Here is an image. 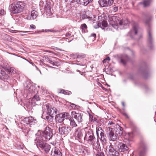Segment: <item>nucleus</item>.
Wrapping results in <instances>:
<instances>
[{"instance_id": "nucleus-2", "label": "nucleus", "mask_w": 156, "mask_h": 156, "mask_svg": "<svg viewBox=\"0 0 156 156\" xmlns=\"http://www.w3.org/2000/svg\"><path fill=\"white\" fill-rule=\"evenodd\" d=\"M43 108L44 110L43 111L42 117L45 120L47 121L51 124H54L53 117L52 115L54 113H56V109L55 108H52L49 107L48 105L44 106Z\"/></svg>"}, {"instance_id": "nucleus-56", "label": "nucleus", "mask_w": 156, "mask_h": 156, "mask_svg": "<svg viewBox=\"0 0 156 156\" xmlns=\"http://www.w3.org/2000/svg\"><path fill=\"white\" fill-rule=\"evenodd\" d=\"M11 70H12V69H11V68H10V69L9 70V72H10V73H13V71L11 72Z\"/></svg>"}, {"instance_id": "nucleus-24", "label": "nucleus", "mask_w": 156, "mask_h": 156, "mask_svg": "<svg viewBox=\"0 0 156 156\" xmlns=\"http://www.w3.org/2000/svg\"><path fill=\"white\" fill-rule=\"evenodd\" d=\"M69 119L70 122V125L71 126L72 128L77 126V124L76 123L74 119L73 118L71 117L70 115V117H69V119Z\"/></svg>"}, {"instance_id": "nucleus-10", "label": "nucleus", "mask_w": 156, "mask_h": 156, "mask_svg": "<svg viewBox=\"0 0 156 156\" xmlns=\"http://www.w3.org/2000/svg\"><path fill=\"white\" fill-rule=\"evenodd\" d=\"M139 27L137 24H135L133 27V29L129 32L128 35L132 38H135V37L137 35Z\"/></svg>"}, {"instance_id": "nucleus-60", "label": "nucleus", "mask_w": 156, "mask_h": 156, "mask_svg": "<svg viewBox=\"0 0 156 156\" xmlns=\"http://www.w3.org/2000/svg\"><path fill=\"white\" fill-rule=\"evenodd\" d=\"M49 52L51 53H53V52L52 51H49Z\"/></svg>"}, {"instance_id": "nucleus-17", "label": "nucleus", "mask_w": 156, "mask_h": 156, "mask_svg": "<svg viewBox=\"0 0 156 156\" xmlns=\"http://www.w3.org/2000/svg\"><path fill=\"white\" fill-rule=\"evenodd\" d=\"M71 114L72 115H74V118L78 122L80 123L82 122L83 120L82 114L81 113H77L74 111L72 112Z\"/></svg>"}, {"instance_id": "nucleus-8", "label": "nucleus", "mask_w": 156, "mask_h": 156, "mask_svg": "<svg viewBox=\"0 0 156 156\" xmlns=\"http://www.w3.org/2000/svg\"><path fill=\"white\" fill-rule=\"evenodd\" d=\"M69 117H70L69 114L65 112L57 114L55 119L56 122L61 123L64 121L65 119H68Z\"/></svg>"}, {"instance_id": "nucleus-1", "label": "nucleus", "mask_w": 156, "mask_h": 156, "mask_svg": "<svg viewBox=\"0 0 156 156\" xmlns=\"http://www.w3.org/2000/svg\"><path fill=\"white\" fill-rule=\"evenodd\" d=\"M84 139L88 144L92 146L94 150L99 151L100 149V144L98 139L94 136L92 130L89 129L86 133Z\"/></svg>"}, {"instance_id": "nucleus-46", "label": "nucleus", "mask_w": 156, "mask_h": 156, "mask_svg": "<svg viewBox=\"0 0 156 156\" xmlns=\"http://www.w3.org/2000/svg\"><path fill=\"white\" fill-rule=\"evenodd\" d=\"M110 60V58L109 57H108L103 60V62L104 63L106 60H108V61H109Z\"/></svg>"}, {"instance_id": "nucleus-61", "label": "nucleus", "mask_w": 156, "mask_h": 156, "mask_svg": "<svg viewBox=\"0 0 156 156\" xmlns=\"http://www.w3.org/2000/svg\"><path fill=\"white\" fill-rule=\"evenodd\" d=\"M43 60V59H41V60H40V61H41V62H43V61H42Z\"/></svg>"}, {"instance_id": "nucleus-29", "label": "nucleus", "mask_w": 156, "mask_h": 156, "mask_svg": "<svg viewBox=\"0 0 156 156\" xmlns=\"http://www.w3.org/2000/svg\"><path fill=\"white\" fill-rule=\"evenodd\" d=\"M75 55V56L74 57V59H75L76 58H84L85 57V56L83 54H79L78 53L73 54H72V56Z\"/></svg>"}, {"instance_id": "nucleus-38", "label": "nucleus", "mask_w": 156, "mask_h": 156, "mask_svg": "<svg viewBox=\"0 0 156 156\" xmlns=\"http://www.w3.org/2000/svg\"><path fill=\"white\" fill-rule=\"evenodd\" d=\"M10 32H11L12 33H27L29 32L27 31H18V30H11L10 31Z\"/></svg>"}, {"instance_id": "nucleus-49", "label": "nucleus", "mask_w": 156, "mask_h": 156, "mask_svg": "<svg viewBox=\"0 0 156 156\" xmlns=\"http://www.w3.org/2000/svg\"><path fill=\"white\" fill-rule=\"evenodd\" d=\"M142 38H143V35H142V34H140V35H139V37H138V38H137V40H139L140 39Z\"/></svg>"}, {"instance_id": "nucleus-52", "label": "nucleus", "mask_w": 156, "mask_h": 156, "mask_svg": "<svg viewBox=\"0 0 156 156\" xmlns=\"http://www.w3.org/2000/svg\"><path fill=\"white\" fill-rule=\"evenodd\" d=\"M33 88V87L30 86V87H29V91H30V90L31 89H32Z\"/></svg>"}, {"instance_id": "nucleus-36", "label": "nucleus", "mask_w": 156, "mask_h": 156, "mask_svg": "<svg viewBox=\"0 0 156 156\" xmlns=\"http://www.w3.org/2000/svg\"><path fill=\"white\" fill-rule=\"evenodd\" d=\"M108 23L107 21L103 20L101 22V27L104 29V28L107 26Z\"/></svg>"}, {"instance_id": "nucleus-45", "label": "nucleus", "mask_w": 156, "mask_h": 156, "mask_svg": "<svg viewBox=\"0 0 156 156\" xmlns=\"http://www.w3.org/2000/svg\"><path fill=\"white\" fill-rule=\"evenodd\" d=\"M108 124V125L110 126L112 125L113 126V125H115V124L113 122L110 121L109 122Z\"/></svg>"}, {"instance_id": "nucleus-19", "label": "nucleus", "mask_w": 156, "mask_h": 156, "mask_svg": "<svg viewBox=\"0 0 156 156\" xmlns=\"http://www.w3.org/2000/svg\"><path fill=\"white\" fill-rule=\"evenodd\" d=\"M118 147L119 151L121 152L127 151L129 149L128 147L125 144L121 143L118 144Z\"/></svg>"}, {"instance_id": "nucleus-5", "label": "nucleus", "mask_w": 156, "mask_h": 156, "mask_svg": "<svg viewBox=\"0 0 156 156\" xmlns=\"http://www.w3.org/2000/svg\"><path fill=\"white\" fill-rule=\"evenodd\" d=\"M24 5L22 2H19L13 3L9 7V9L11 13L15 14L21 12L23 9Z\"/></svg>"}, {"instance_id": "nucleus-11", "label": "nucleus", "mask_w": 156, "mask_h": 156, "mask_svg": "<svg viewBox=\"0 0 156 156\" xmlns=\"http://www.w3.org/2000/svg\"><path fill=\"white\" fill-rule=\"evenodd\" d=\"M108 129H109V133L108 137L110 140H112L113 141H116L118 138H119L118 136L116 134V133L113 130L112 128L108 127Z\"/></svg>"}, {"instance_id": "nucleus-58", "label": "nucleus", "mask_w": 156, "mask_h": 156, "mask_svg": "<svg viewBox=\"0 0 156 156\" xmlns=\"http://www.w3.org/2000/svg\"><path fill=\"white\" fill-rule=\"evenodd\" d=\"M56 50H60V49L58 48H56Z\"/></svg>"}, {"instance_id": "nucleus-30", "label": "nucleus", "mask_w": 156, "mask_h": 156, "mask_svg": "<svg viewBox=\"0 0 156 156\" xmlns=\"http://www.w3.org/2000/svg\"><path fill=\"white\" fill-rule=\"evenodd\" d=\"M47 61L49 62L50 64H51L53 66H56V64H57V62L55 61L54 60H53L52 58H49L48 57H47L46 58Z\"/></svg>"}, {"instance_id": "nucleus-3", "label": "nucleus", "mask_w": 156, "mask_h": 156, "mask_svg": "<svg viewBox=\"0 0 156 156\" xmlns=\"http://www.w3.org/2000/svg\"><path fill=\"white\" fill-rule=\"evenodd\" d=\"M152 18L151 15L148 13L146 14L144 18V21L148 26L147 28V41H153V32L150 26V22Z\"/></svg>"}, {"instance_id": "nucleus-47", "label": "nucleus", "mask_w": 156, "mask_h": 156, "mask_svg": "<svg viewBox=\"0 0 156 156\" xmlns=\"http://www.w3.org/2000/svg\"><path fill=\"white\" fill-rule=\"evenodd\" d=\"M118 10V7H113V11L115 12H117Z\"/></svg>"}, {"instance_id": "nucleus-64", "label": "nucleus", "mask_w": 156, "mask_h": 156, "mask_svg": "<svg viewBox=\"0 0 156 156\" xmlns=\"http://www.w3.org/2000/svg\"><path fill=\"white\" fill-rule=\"evenodd\" d=\"M52 58H54V57H52Z\"/></svg>"}, {"instance_id": "nucleus-55", "label": "nucleus", "mask_w": 156, "mask_h": 156, "mask_svg": "<svg viewBox=\"0 0 156 156\" xmlns=\"http://www.w3.org/2000/svg\"><path fill=\"white\" fill-rule=\"evenodd\" d=\"M122 104L123 106H124V107L125 106V104L124 102H122Z\"/></svg>"}, {"instance_id": "nucleus-22", "label": "nucleus", "mask_w": 156, "mask_h": 156, "mask_svg": "<svg viewBox=\"0 0 156 156\" xmlns=\"http://www.w3.org/2000/svg\"><path fill=\"white\" fill-rule=\"evenodd\" d=\"M9 76L5 71L0 70V79L2 80L7 79Z\"/></svg>"}, {"instance_id": "nucleus-48", "label": "nucleus", "mask_w": 156, "mask_h": 156, "mask_svg": "<svg viewBox=\"0 0 156 156\" xmlns=\"http://www.w3.org/2000/svg\"><path fill=\"white\" fill-rule=\"evenodd\" d=\"M30 28H31L32 29H35L36 28L35 26L33 24L30 25Z\"/></svg>"}, {"instance_id": "nucleus-18", "label": "nucleus", "mask_w": 156, "mask_h": 156, "mask_svg": "<svg viewBox=\"0 0 156 156\" xmlns=\"http://www.w3.org/2000/svg\"><path fill=\"white\" fill-rule=\"evenodd\" d=\"M116 127L114 129V132L116 134L119 136H120L123 133V128L118 124L115 125Z\"/></svg>"}, {"instance_id": "nucleus-41", "label": "nucleus", "mask_w": 156, "mask_h": 156, "mask_svg": "<svg viewBox=\"0 0 156 156\" xmlns=\"http://www.w3.org/2000/svg\"><path fill=\"white\" fill-rule=\"evenodd\" d=\"M147 153L141 151L139 153V156H146Z\"/></svg>"}, {"instance_id": "nucleus-42", "label": "nucleus", "mask_w": 156, "mask_h": 156, "mask_svg": "<svg viewBox=\"0 0 156 156\" xmlns=\"http://www.w3.org/2000/svg\"><path fill=\"white\" fill-rule=\"evenodd\" d=\"M96 156H105L104 153L102 152H98L96 154Z\"/></svg>"}, {"instance_id": "nucleus-9", "label": "nucleus", "mask_w": 156, "mask_h": 156, "mask_svg": "<svg viewBox=\"0 0 156 156\" xmlns=\"http://www.w3.org/2000/svg\"><path fill=\"white\" fill-rule=\"evenodd\" d=\"M58 130L62 135L65 136L67 135L71 131V128L69 126L61 124L59 126Z\"/></svg>"}, {"instance_id": "nucleus-13", "label": "nucleus", "mask_w": 156, "mask_h": 156, "mask_svg": "<svg viewBox=\"0 0 156 156\" xmlns=\"http://www.w3.org/2000/svg\"><path fill=\"white\" fill-rule=\"evenodd\" d=\"M96 134L98 138L100 139L101 140L103 141L104 142H106V136L105 135L104 133L103 132V130L101 128L100 129L99 128L96 129Z\"/></svg>"}, {"instance_id": "nucleus-33", "label": "nucleus", "mask_w": 156, "mask_h": 156, "mask_svg": "<svg viewBox=\"0 0 156 156\" xmlns=\"http://www.w3.org/2000/svg\"><path fill=\"white\" fill-rule=\"evenodd\" d=\"M40 100V98L39 95L36 94L34 95L32 99V101H38Z\"/></svg>"}, {"instance_id": "nucleus-50", "label": "nucleus", "mask_w": 156, "mask_h": 156, "mask_svg": "<svg viewBox=\"0 0 156 156\" xmlns=\"http://www.w3.org/2000/svg\"><path fill=\"white\" fill-rule=\"evenodd\" d=\"M71 35V33H67L66 34L65 36L66 37H69Z\"/></svg>"}, {"instance_id": "nucleus-4", "label": "nucleus", "mask_w": 156, "mask_h": 156, "mask_svg": "<svg viewBox=\"0 0 156 156\" xmlns=\"http://www.w3.org/2000/svg\"><path fill=\"white\" fill-rule=\"evenodd\" d=\"M111 19L112 20V26L113 27L117 29L119 26H122L125 28L128 24L129 22L127 20H122L120 17L115 16H112Z\"/></svg>"}, {"instance_id": "nucleus-12", "label": "nucleus", "mask_w": 156, "mask_h": 156, "mask_svg": "<svg viewBox=\"0 0 156 156\" xmlns=\"http://www.w3.org/2000/svg\"><path fill=\"white\" fill-rule=\"evenodd\" d=\"M106 150L109 155L111 156H119V153L116 151L111 145L106 146Z\"/></svg>"}, {"instance_id": "nucleus-53", "label": "nucleus", "mask_w": 156, "mask_h": 156, "mask_svg": "<svg viewBox=\"0 0 156 156\" xmlns=\"http://www.w3.org/2000/svg\"><path fill=\"white\" fill-rule=\"evenodd\" d=\"M45 32H48V31L52 32V31H53L49 30H45Z\"/></svg>"}, {"instance_id": "nucleus-54", "label": "nucleus", "mask_w": 156, "mask_h": 156, "mask_svg": "<svg viewBox=\"0 0 156 156\" xmlns=\"http://www.w3.org/2000/svg\"><path fill=\"white\" fill-rule=\"evenodd\" d=\"M44 31V30L42 31H38L37 32V33H40L41 32H43Z\"/></svg>"}, {"instance_id": "nucleus-23", "label": "nucleus", "mask_w": 156, "mask_h": 156, "mask_svg": "<svg viewBox=\"0 0 156 156\" xmlns=\"http://www.w3.org/2000/svg\"><path fill=\"white\" fill-rule=\"evenodd\" d=\"M91 2V0H77L76 3L84 6H86Z\"/></svg>"}, {"instance_id": "nucleus-44", "label": "nucleus", "mask_w": 156, "mask_h": 156, "mask_svg": "<svg viewBox=\"0 0 156 156\" xmlns=\"http://www.w3.org/2000/svg\"><path fill=\"white\" fill-rule=\"evenodd\" d=\"M81 27L83 30L86 29L87 28V27L85 23L82 24L81 26Z\"/></svg>"}, {"instance_id": "nucleus-32", "label": "nucleus", "mask_w": 156, "mask_h": 156, "mask_svg": "<svg viewBox=\"0 0 156 156\" xmlns=\"http://www.w3.org/2000/svg\"><path fill=\"white\" fill-rule=\"evenodd\" d=\"M151 2V0H145L143 3V5L144 7H146L149 6Z\"/></svg>"}, {"instance_id": "nucleus-21", "label": "nucleus", "mask_w": 156, "mask_h": 156, "mask_svg": "<svg viewBox=\"0 0 156 156\" xmlns=\"http://www.w3.org/2000/svg\"><path fill=\"white\" fill-rule=\"evenodd\" d=\"M75 137L76 139L79 140H80L83 138V134L82 133L81 130L79 128H77L76 131Z\"/></svg>"}, {"instance_id": "nucleus-39", "label": "nucleus", "mask_w": 156, "mask_h": 156, "mask_svg": "<svg viewBox=\"0 0 156 156\" xmlns=\"http://www.w3.org/2000/svg\"><path fill=\"white\" fill-rule=\"evenodd\" d=\"M70 92L69 91H68V90H61L60 91V92L61 93H62L64 94H68V92Z\"/></svg>"}, {"instance_id": "nucleus-51", "label": "nucleus", "mask_w": 156, "mask_h": 156, "mask_svg": "<svg viewBox=\"0 0 156 156\" xmlns=\"http://www.w3.org/2000/svg\"><path fill=\"white\" fill-rule=\"evenodd\" d=\"M91 36L93 37L94 38L96 37V34L95 33H92L91 34Z\"/></svg>"}, {"instance_id": "nucleus-35", "label": "nucleus", "mask_w": 156, "mask_h": 156, "mask_svg": "<svg viewBox=\"0 0 156 156\" xmlns=\"http://www.w3.org/2000/svg\"><path fill=\"white\" fill-rule=\"evenodd\" d=\"M94 27L96 28H98L99 27H101V22H94L93 23Z\"/></svg>"}, {"instance_id": "nucleus-62", "label": "nucleus", "mask_w": 156, "mask_h": 156, "mask_svg": "<svg viewBox=\"0 0 156 156\" xmlns=\"http://www.w3.org/2000/svg\"><path fill=\"white\" fill-rule=\"evenodd\" d=\"M125 115H126V116L127 117H128V115H127L126 114H125Z\"/></svg>"}, {"instance_id": "nucleus-20", "label": "nucleus", "mask_w": 156, "mask_h": 156, "mask_svg": "<svg viewBox=\"0 0 156 156\" xmlns=\"http://www.w3.org/2000/svg\"><path fill=\"white\" fill-rule=\"evenodd\" d=\"M38 15V12L36 10H33L31 12L30 15L27 16V19L29 20H34L36 19Z\"/></svg>"}, {"instance_id": "nucleus-37", "label": "nucleus", "mask_w": 156, "mask_h": 156, "mask_svg": "<svg viewBox=\"0 0 156 156\" xmlns=\"http://www.w3.org/2000/svg\"><path fill=\"white\" fill-rule=\"evenodd\" d=\"M81 18L82 19H84L87 18L89 19V20H92V17H88L85 14H83L81 17Z\"/></svg>"}, {"instance_id": "nucleus-7", "label": "nucleus", "mask_w": 156, "mask_h": 156, "mask_svg": "<svg viewBox=\"0 0 156 156\" xmlns=\"http://www.w3.org/2000/svg\"><path fill=\"white\" fill-rule=\"evenodd\" d=\"M41 137H36L35 140V143L38 148L40 147L44 150L46 153H48L51 148L50 145L48 144L44 143V140H41Z\"/></svg>"}, {"instance_id": "nucleus-6", "label": "nucleus", "mask_w": 156, "mask_h": 156, "mask_svg": "<svg viewBox=\"0 0 156 156\" xmlns=\"http://www.w3.org/2000/svg\"><path fill=\"white\" fill-rule=\"evenodd\" d=\"M37 137H41V140L44 141L49 140L52 137L53 135L52 130L48 126L46 127L42 133H37Z\"/></svg>"}, {"instance_id": "nucleus-14", "label": "nucleus", "mask_w": 156, "mask_h": 156, "mask_svg": "<svg viewBox=\"0 0 156 156\" xmlns=\"http://www.w3.org/2000/svg\"><path fill=\"white\" fill-rule=\"evenodd\" d=\"M113 2V0H101L99 3L101 6L104 7L112 5Z\"/></svg>"}, {"instance_id": "nucleus-57", "label": "nucleus", "mask_w": 156, "mask_h": 156, "mask_svg": "<svg viewBox=\"0 0 156 156\" xmlns=\"http://www.w3.org/2000/svg\"><path fill=\"white\" fill-rule=\"evenodd\" d=\"M72 54H71V57H72V58H74V57L75 56V55H73V56H72Z\"/></svg>"}, {"instance_id": "nucleus-40", "label": "nucleus", "mask_w": 156, "mask_h": 156, "mask_svg": "<svg viewBox=\"0 0 156 156\" xmlns=\"http://www.w3.org/2000/svg\"><path fill=\"white\" fill-rule=\"evenodd\" d=\"M70 106L73 109H78L80 107L79 106L76 105L75 104L73 103Z\"/></svg>"}, {"instance_id": "nucleus-16", "label": "nucleus", "mask_w": 156, "mask_h": 156, "mask_svg": "<svg viewBox=\"0 0 156 156\" xmlns=\"http://www.w3.org/2000/svg\"><path fill=\"white\" fill-rule=\"evenodd\" d=\"M23 121L25 123L30 125H34L37 122L36 120L32 116L25 118Z\"/></svg>"}, {"instance_id": "nucleus-63", "label": "nucleus", "mask_w": 156, "mask_h": 156, "mask_svg": "<svg viewBox=\"0 0 156 156\" xmlns=\"http://www.w3.org/2000/svg\"><path fill=\"white\" fill-rule=\"evenodd\" d=\"M5 36H6V37L8 36V35H5Z\"/></svg>"}, {"instance_id": "nucleus-43", "label": "nucleus", "mask_w": 156, "mask_h": 156, "mask_svg": "<svg viewBox=\"0 0 156 156\" xmlns=\"http://www.w3.org/2000/svg\"><path fill=\"white\" fill-rule=\"evenodd\" d=\"M27 60L28 62H29V63H30V64H31L32 66H35L36 68V69L39 70L40 72V73H41V72L40 71V70L37 67V66H36V65H35L34 63L32 62H29V61H28V60Z\"/></svg>"}, {"instance_id": "nucleus-34", "label": "nucleus", "mask_w": 156, "mask_h": 156, "mask_svg": "<svg viewBox=\"0 0 156 156\" xmlns=\"http://www.w3.org/2000/svg\"><path fill=\"white\" fill-rule=\"evenodd\" d=\"M151 74V72L149 70H147L143 73V75L144 77L146 78L148 76H150Z\"/></svg>"}, {"instance_id": "nucleus-27", "label": "nucleus", "mask_w": 156, "mask_h": 156, "mask_svg": "<svg viewBox=\"0 0 156 156\" xmlns=\"http://www.w3.org/2000/svg\"><path fill=\"white\" fill-rule=\"evenodd\" d=\"M147 47L149 50L153 49L154 47L153 41H147Z\"/></svg>"}, {"instance_id": "nucleus-31", "label": "nucleus", "mask_w": 156, "mask_h": 156, "mask_svg": "<svg viewBox=\"0 0 156 156\" xmlns=\"http://www.w3.org/2000/svg\"><path fill=\"white\" fill-rule=\"evenodd\" d=\"M142 150L141 151L147 153L148 151V147L147 145L146 144L143 143L142 144Z\"/></svg>"}, {"instance_id": "nucleus-15", "label": "nucleus", "mask_w": 156, "mask_h": 156, "mask_svg": "<svg viewBox=\"0 0 156 156\" xmlns=\"http://www.w3.org/2000/svg\"><path fill=\"white\" fill-rule=\"evenodd\" d=\"M60 149V148L54 147L51 150V155L52 156H62V154Z\"/></svg>"}, {"instance_id": "nucleus-28", "label": "nucleus", "mask_w": 156, "mask_h": 156, "mask_svg": "<svg viewBox=\"0 0 156 156\" xmlns=\"http://www.w3.org/2000/svg\"><path fill=\"white\" fill-rule=\"evenodd\" d=\"M23 132L26 133L25 136H27V137H30L32 135V131H31L30 129L27 128V130L25 131L24 129H23Z\"/></svg>"}, {"instance_id": "nucleus-26", "label": "nucleus", "mask_w": 156, "mask_h": 156, "mask_svg": "<svg viewBox=\"0 0 156 156\" xmlns=\"http://www.w3.org/2000/svg\"><path fill=\"white\" fill-rule=\"evenodd\" d=\"M129 59V58L127 55H122L121 57V62L124 65H125L126 64V62Z\"/></svg>"}, {"instance_id": "nucleus-25", "label": "nucleus", "mask_w": 156, "mask_h": 156, "mask_svg": "<svg viewBox=\"0 0 156 156\" xmlns=\"http://www.w3.org/2000/svg\"><path fill=\"white\" fill-rule=\"evenodd\" d=\"M44 9L47 13H48L49 14H52L51 12V6L50 3H48L45 5Z\"/></svg>"}, {"instance_id": "nucleus-59", "label": "nucleus", "mask_w": 156, "mask_h": 156, "mask_svg": "<svg viewBox=\"0 0 156 156\" xmlns=\"http://www.w3.org/2000/svg\"><path fill=\"white\" fill-rule=\"evenodd\" d=\"M21 34V35H22V36H23L24 35H26V34Z\"/></svg>"}]
</instances>
